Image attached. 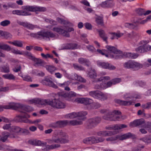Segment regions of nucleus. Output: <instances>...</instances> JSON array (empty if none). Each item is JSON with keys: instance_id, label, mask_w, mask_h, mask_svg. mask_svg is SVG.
Returning a JSON list of instances; mask_svg holds the SVG:
<instances>
[{"instance_id": "obj_44", "label": "nucleus", "mask_w": 151, "mask_h": 151, "mask_svg": "<svg viewBox=\"0 0 151 151\" xmlns=\"http://www.w3.org/2000/svg\"><path fill=\"white\" fill-rule=\"evenodd\" d=\"M0 69L1 72L5 73H8L10 71L9 67L8 65L0 67Z\"/></svg>"}, {"instance_id": "obj_58", "label": "nucleus", "mask_w": 151, "mask_h": 151, "mask_svg": "<svg viewBox=\"0 0 151 151\" xmlns=\"http://www.w3.org/2000/svg\"><path fill=\"white\" fill-rule=\"evenodd\" d=\"M74 76H76V78H75V79L81 82H86V80L84 78H83L81 76H78L77 74L74 75Z\"/></svg>"}, {"instance_id": "obj_28", "label": "nucleus", "mask_w": 151, "mask_h": 151, "mask_svg": "<svg viewBox=\"0 0 151 151\" xmlns=\"http://www.w3.org/2000/svg\"><path fill=\"white\" fill-rule=\"evenodd\" d=\"M12 13L14 14H17L19 15H31V14L25 11L14 10L12 12Z\"/></svg>"}, {"instance_id": "obj_30", "label": "nucleus", "mask_w": 151, "mask_h": 151, "mask_svg": "<svg viewBox=\"0 0 151 151\" xmlns=\"http://www.w3.org/2000/svg\"><path fill=\"white\" fill-rule=\"evenodd\" d=\"M20 25L30 30H33L36 27L35 25L28 22H21Z\"/></svg>"}, {"instance_id": "obj_57", "label": "nucleus", "mask_w": 151, "mask_h": 151, "mask_svg": "<svg viewBox=\"0 0 151 151\" xmlns=\"http://www.w3.org/2000/svg\"><path fill=\"white\" fill-rule=\"evenodd\" d=\"M73 66L74 68L77 70H84V68L81 66H79L76 64H73Z\"/></svg>"}, {"instance_id": "obj_60", "label": "nucleus", "mask_w": 151, "mask_h": 151, "mask_svg": "<svg viewBox=\"0 0 151 151\" xmlns=\"http://www.w3.org/2000/svg\"><path fill=\"white\" fill-rule=\"evenodd\" d=\"M110 79V78L109 76H106L104 77H101L99 78L98 80H97L99 82H101L104 80L106 81L109 80Z\"/></svg>"}, {"instance_id": "obj_19", "label": "nucleus", "mask_w": 151, "mask_h": 151, "mask_svg": "<svg viewBox=\"0 0 151 151\" xmlns=\"http://www.w3.org/2000/svg\"><path fill=\"white\" fill-rule=\"evenodd\" d=\"M100 112L101 113L105 114L103 116V119L106 120L112 121V120H111L109 119H105V117H112V116H113V111H110L109 110L107 109H101L100 110Z\"/></svg>"}, {"instance_id": "obj_3", "label": "nucleus", "mask_w": 151, "mask_h": 151, "mask_svg": "<svg viewBox=\"0 0 151 151\" xmlns=\"http://www.w3.org/2000/svg\"><path fill=\"white\" fill-rule=\"evenodd\" d=\"M16 104L15 103H14ZM16 104H18L16 103ZM20 105L21 107L18 108L17 109L20 112L24 113V115L23 116H17L14 119L15 121L17 122H23L25 123H30L29 120L27 119L30 117V116L28 114L26 113L25 112H29L30 111L29 109L30 107L29 106H26L18 104Z\"/></svg>"}, {"instance_id": "obj_36", "label": "nucleus", "mask_w": 151, "mask_h": 151, "mask_svg": "<svg viewBox=\"0 0 151 151\" xmlns=\"http://www.w3.org/2000/svg\"><path fill=\"white\" fill-rule=\"evenodd\" d=\"M45 68L46 70L51 74L53 73L57 69L56 67L53 65H46Z\"/></svg>"}, {"instance_id": "obj_37", "label": "nucleus", "mask_w": 151, "mask_h": 151, "mask_svg": "<svg viewBox=\"0 0 151 151\" xmlns=\"http://www.w3.org/2000/svg\"><path fill=\"white\" fill-rule=\"evenodd\" d=\"M127 127L126 125L124 124H116L113 125L114 130H119Z\"/></svg>"}, {"instance_id": "obj_9", "label": "nucleus", "mask_w": 151, "mask_h": 151, "mask_svg": "<svg viewBox=\"0 0 151 151\" xmlns=\"http://www.w3.org/2000/svg\"><path fill=\"white\" fill-rule=\"evenodd\" d=\"M106 48L111 53H113L111 55L112 58L116 59L122 58V52L120 50H118L115 47L111 45H107Z\"/></svg>"}, {"instance_id": "obj_39", "label": "nucleus", "mask_w": 151, "mask_h": 151, "mask_svg": "<svg viewBox=\"0 0 151 151\" xmlns=\"http://www.w3.org/2000/svg\"><path fill=\"white\" fill-rule=\"evenodd\" d=\"M2 77L5 78L10 80H15V77L12 74H7L4 75L2 76Z\"/></svg>"}, {"instance_id": "obj_13", "label": "nucleus", "mask_w": 151, "mask_h": 151, "mask_svg": "<svg viewBox=\"0 0 151 151\" xmlns=\"http://www.w3.org/2000/svg\"><path fill=\"white\" fill-rule=\"evenodd\" d=\"M87 76L88 78L92 80L93 83H98L99 81H97L99 78H96L97 77V73L94 69H91L88 72Z\"/></svg>"}, {"instance_id": "obj_34", "label": "nucleus", "mask_w": 151, "mask_h": 151, "mask_svg": "<svg viewBox=\"0 0 151 151\" xmlns=\"http://www.w3.org/2000/svg\"><path fill=\"white\" fill-rule=\"evenodd\" d=\"M109 33L112 35V37H111V40H114L115 38H116L117 39L118 38L122 36L123 35V34L120 32H110Z\"/></svg>"}, {"instance_id": "obj_20", "label": "nucleus", "mask_w": 151, "mask_h": 151, "mask_svg": "<svg viewBox=\"0 0 151 151\" xmlns=\"http://www.w3.org/2000/svg\"><path fill=\"white\" fill-rule=\"evenodd\" d=\"M99 64L100 66L105 69L114 70L116 68L115 66L108 63L100 62L99 63Z\"/></svg>"}, {"instance_id": "obj_62", "label": "nucleus", "mask_w": 151, "mask_h": 151, "mask_svg": "<svg viewBox=\"0 0 151 151\" xmlns=\"http://www.w3.org/2000/svg\"><path fill=\"white\" fill-rule=\"evenodd\" d=\"M144 11L145 10L143 9L139 8L137 9L136 12L139 15H144Z\"/></svg>"}, {"instance_id": "obj_35", "label": "nucleus", "mask_w": 151, "mask_h": 151, "mask_svg": "<svg viewBox=\"0 0 151 151\" xmlns=\"http://www.w3.org/2000/svg\"><path fill=\"white\" fill-rule=\"evenodd\" d=\"M61 145L59 144H54L51 145H47L46 146L47 150H53L60 147Z\"/></svg>"}, {"instance_id": "obj_56", "label": "nucleus", "mask_w": 151, "mask_h": 151, "mask_svg": "<svg viewBox=\"0 0 151 151\" xmlns=\"http://www.w3.org/2000/svg\"><path fill=\"white\" fill-rule=\"evenodd\" d=\"M113 85L116 84L120 83L121 81V79L120 78H116L111 80Z\"/></svg>"}, {"instance_id": "obj_32", "label": "nucleus", "mask_w": 151, "mask_h": 151, "mask_svg": "<svg viewBox=\"0 0 151 151\" xmlns=\"http://www.w3.org/2000/svg\"><path fill=\"white\" fill-rule=\"evenodd\" d=\"M0 37H2L6 39H10L12 38V35L9 32L0 30Z\"/></svg>"}, {"instance_id": "obj_8", "label": "nucleus", "mask_w": 151, "mask_h": 151, "mask_svg": "<svg viewBox=\"0 0 151 151\" xmlns=\"http://www.w3.org/2000/svg\"><path fill=\"white\" fill-rule=\"evenodd\" d=\"M124 68L127 69H132L134 70L142 68V65L139 63L132 60H129L125 63L123 64Z\"/></svg>"}, {"instance_id": "obj_45", "label": "nucleus", "mask_w": 151, "mask_h": 151, "mask_svg": "<svg viewBox=\"0 0 151 151\" xmlns=\"http://www.w3.org/2000/svg\"><path fill=\"white\" fill-rule=\"evenodd\" d=\"M78 115L77 112H72L67 114L66 117L70 119H74L78 117Z\"/></svg>"}, {"instance_id": "obj_29", "label": "nucleus", "mask_w": 151, "mask_h": 151, "mask_svg": "<svg viewBox=\"0 0 151 151\" xmlns=\"http://www.w3.org/2000/svg\"><path fill=\"white\" fill-rule=\"evenodd\" d=\"M100 37L105 41L106 43L107 44L108 42L107 41L108 37L105 32L104 30L101 29L98 31Z\"/></svg>"}, {"instance_id": "obj_53", "label": "nucleus", "mask_w": 151, "mask_h": 151, "mask_svg": "<svg viewBox=\"0 0 151 151\" xmlns=\"http://www.w3.org/2000/svg\"><path fill=\"white\" fill-rule=\"evenodd\" d=\"M14 45L17 47H21L23 46L22 42L20 41H14Z\"/></svg>"}, {"instance_id": "obj_22", "label": "nucleus", "mask_w": 151, "mask_h": 151, "mask_svg": "<svg viewBox=\"0 0 151 151\" xmlns=\"http://www.w3.org/2000/svg\"><path fill=\"white\" fill-rule=\"evenodd\" d=\"M145 123V121L142 119H137L133 122H131L129 124L130 126L134 127L141 125Z\"/></svg>"}, {"instance_id": "obj_42", "label": "nucleus", "mask_w": 151, "mask_h": 151, "mask_svg": "<svg viewBox=\"0 0 151 151\" xmlns=\"http://www.w3.org/2000/svg\"><path fill=\"white\" fill-rule=\"evenodd\" d=\"M35 6H27L24 7V10L27 11L35 12Z\"/></svg>"}, {"instance_id": "obj_14", "label": "nucleus", "mask_w": 151, "mask_h": 151, "mask_svg": "<svg viewBox=\"0 0 151 151\" xmlns=\"http://www.w3.org/2000/svg\"><path fill=\"white\" fill-rule=\"evenodd\" d=\"M41 83L44 85L52 87L55 88H58L57 85L54 83L51 80V78H45L44 79L41 81Z\"/></svg>"}, {"instance_id": "obj_2", "label": "nucleus", "mask_w": 151, "mask_h": 151, "mask_svg": "<svg viewBox=\"0 0 151 151\" xmlns=\"http://www.w3.org/2000/svg\"><path fill=\"white\" fill-rule=\"evenodd\" d=\"M47 142L50 144L55 143L65 144L69 142L68 135L62 131L55 132L51 139L46 140Z\"/></svg>"}, {"instance_id": "obj_24", "label": "nucleus", "mask_w": 151, "mask_h": 151, "mask_svg": "<svg viewBox=\"0 0 151 151\" xmlns=\"http://www.w3.org/2000/svg\"><path fill=\"white\" fill-rule=\"evenodd\" d=\"M114 4L109 1H106L102 2L100 4L101 6L104 8H110L113 7Z\"/></svg>"}, {"instance_id": "obj_59", "label": "nucleus", "mask_w": 151, "mask_h": 151, "mask_svg": "<svg viewBox=\"0 0 151 151\" xmlns=\"http://www.w3.org/2000/svg\"><path fill=\"white\" fill-rule=\"evenodd\" d=\"M104 86L105 87V89L111 87L112 85H113L111 81L108 82L107 83H103Z\"/></svg>"}, {"instance_id": "obj_47", "label": "nucleus", "mask_w": 151, "mask_h": 151, "mask_svg": "<svg viewBox=\"0 0 151 151\" xmlns=\"http://www.w3.org/2000/svg\"><path fill=\"white\" fill-rule=\"evenodd\" d=\"M19 76L22 78L24 81L29 82H32V81L31 77L30 76L28 75H24L23 76L19 75Z\"/></svg>"}, {"instance_id": "obj_15", "label": "nucleus", "mask_w": 151, "mask_h": 151, "mask_svg": "<svg viewBox=\"0 0 151 151\" xmlns=\"http://www.w3.org/2000/svg\"><path fill=\"white\" fill-rule=\"evenodd\" d=\"M21 107L20 105L18 104H15L14 103H11L8 105L4 106L0 105V111L3 110V109H16L18 108Z\"/></svg>"}, {"instance_id": "obj_16", "label": "nucleus", "mask_w": 151, "mask_h": 151, "mask_svg": "<svg viewBox=\"0 0 151 151\" xmlns=\"http://www.w3.org/2000/svg\"><path fill=\"white\" fill-rule=\"evenodd\" d=\"M2 136L1 137L0 140L1 141L4 142L7 139L8 137L10 138H15L17 137V135L15 134H10L7 132H3L1 133Z\"/></svg>"}, {"instance_id": "obj_7", "label": "nucleus", "mask_w": 151, "mask_h": 151, "mask_svg": "<svg viewBox=\"0 0 151 151\" xmlns=\"http://www.w3.org/2000/svg\"><path fill=\"white\" fill-rule=\"evenodd\" d=\"M47 105H49L52 107L57 109H62L65 107V104L60 101L59 99H55L50 101L49 99H47Z\"/></svg>"}, {"instance_id": "obj_10", "label": "nucleus", "mask_w": 151, "mask_h": 151, "mask_svg": "<svg viewBox=\"0 0 151 151\" xmlns=\"http://www.w3.org/2000/svg\"><path fill=\"white\" fill-rule=\"evenodd\" d=\"M53 31L56 32L60 35H62L64 36L69 37L70 35L68 32H70L74 31V29L72 27H69L67 29V31L59 27H54L52 29Z\"/></svg>"}, {"instance_id": "obj_63", "label": "nucleus", "mask_w": 151, "mask_h": 151, "mask_svg": "<svg viewBox=\"0 0 151 151\" xmlns=\"http://www.w3.org/2000/svg\"><path fill=\"white\" fill-rule=\"evenodd\" d=\"M105 87L103 85V83L101 84L100 85L96 84L94 88L96 89H101V88L104 89Z\"/></svg>"}, {"instance_id": "obj_18", "label": "nucleus", "mask_w": 151, "mask_h": 151, "mask_svg": "<svg viewBox=\"0 0 151 151\" xmlns=\"http://www.w3.org/2000/svg\"><path fill=\"white\" fill-rule=\"evenodd\" d=\"M48 101L47 99H35L31 100L32 103H34L36 105H47V102Z\"/></svg>"}, {"instance_id": "obj_31", "label": "nucleus", "mask_w": 151, "mask_h": 151, "mask_svg": "<svg viewBox=\"0 0 151 151\" xmlns=\"http://www.w3.org/2000/svg\"><path fill=\"white\" fill-rule=\"evenodd\" d=\"M21 128L18 127L13 126L10 129V134H16V133H18L21 132Z\"/></svg>"}, {"instance_id": "obj_51", "label": "nucleus", "mask_w": 151, "mask_h": 151, "mask_svg": "<svg viewBox=\"0 0 151 151\" xmlns=\"http://www.w3.org/2000/svg\"><path fill=\"white\" fill-rule=\"evenodd\" d=\"M77 45L76 44H70L65 47V49H74L76 48Z\"/></svg>"}, {"instance_id": "obj_43", "label": "nucleus", "mask_w": 151, "mask_h": 151, "mask_svg": "<svg viewBox=\"0 0 151 151\" xmlns=\"http://www.w3.org/2000/svg\"><path fill=\"white\" fill-rule=\"evenodd\" d=\"M23 55L26 56L29 59L32 60H33L35 58V57L30 52H26L23 53Z\"/></svg>"}, {"instance_id": "obj_38", "label": "nucleus", "mask_w": 151, "mask_h": 151, "mask_svg": "<svg viewBox=\"0 0 151 151\" xmlns=\"http://www.w3.org/2000/svg\"><path fill=\"white\" fill-rule=\"evenodd\" d=\"M68 124L73 126L78 125L82 124V122L81 121L73 120L68 121Z\"/></svg>"}, {"instance_id": "obj_61", "label": "nucleus", "mask_w": 151, "mask_h": 151, "mask_svg": "<svg viewBox=\"0 0 151 151\" xmlns=\"http://www.w3.org/2000/svg\"><path fill=\"white\" fill-rule=\"evenodd\" d=\"M78 117H83L86 116L87 114V113L86 111H82L78 112H77Z\"/></svg>"}, {"instance_id": "obj_26", "label": "nucleus", "mask_w": 151, "mask_h": 151, "mask_svg": "<svg viewBox=\"0 0 151 151\" xmlns=\"http://www.w3.org/2000/svg\"><path fill=\"white\" fill-rule=\"evenodd\" d=\"M115 102L121 105L129 106L131 105L133 103L132 101H123L119 99H115L114 100Z\"/></svg>"}, {"instance_id": "obj_27", "label": "nucleus", "mask_w": 151, "mask_h": 151, "mask_svg": "<svg viewBox=\"0 0 151 151\" xmlns=\"http://www.w3.org/2000/svg\"><path fill=\"white\" fill-rule=\"evenodd\" d=\"M29 143L31 145L35 146H44L46 145V142H42L40 140L34 139L29 141Z\"/></svg>"}, {"instance_id": "obj_6", "label": "nucleus", "mask_w": 151, "mask_h": 151, "mask_svg": "<svg viewBox=\"0 0 151 151\" xmlns=\"http://www.w3.org/2000/svg\"><path fill=\"white\" fill-rule=\"evenodd\" d=\"M149 42L148 40L140 41L139 44L141 45L135 48L136 51L138 53H143L150 51L151 50V46L147 45Z\"/></svg>"}, {"instance_id": "obj_12", "label": "nucleus", "mask_w": 151, "mask_h": 151, "mask_svg": "<svg viewBox=\"0 0 151 151\" xmlns=\"http://www.w3.org/2000/svg\"><path fill=\"white\" fill-rule=\"evenodd\" d=\"M91 96L96 99H99L101 100H104L107 99L106 96L99 91H93L89 93Z\"/></svg>"}, {"instance_id": "obj_46", "label": "nucleus", "mask_w": 151, "mask_h": 151, "mask_svg": "<svg viewBox=\"0 0 151 151\" xmlns=\"http://www.w3.org/2000/svg\"><path fill=\"white\" fill-rule=\"evenodd\" d=\"M101 106V105L98 102H93L91 105V109H96L100 108Z\"/></svg>"}, {"instance_id": "obj_50", "label": "nucleus", "mask_w": 151, "mask_h": 151, "mask_svg": "<svg viewBox=\"0 0 151 151\" xmlns=\"http://www.w3.org/2000/svg\"><path fill=\"white\" fill-rule=\"evenodd\" d=\"M46 11V9L45 7H37L35 6V12H44Z\"/></svg>"}, {"instance_id": "obj_5", "label": "nucleus", "mask_w": 151, "mask_h": 151, "mask_svg": "<svg viewBox=\"0 0 151 151\" xmlns=\"http://www.w3.org/2000/svg\"><path fill=\"white\" fill-rule=\"evenodd\" d=\"M130 138L135 139L136 136L135 134L129 132L121 135H118L115 136H112L107 138L106 140L107 141L112 142L117 139L122 140Z\"/></svg>"}, {"instance_id": "obj_21", "label": "nucleus", "mask_w": 151, "mask_h": 151, "mask_svg": "<svg viewBox=\"0 0 151 151\" xmlns=\"http://www.w3.org/2000/svg\"><path fill=\"white\" fill-rule=\"evenodd\" d=\"M116 133L115 131H102L99 132L97 135L99 136L104 137L110 136Z\"/></svg>"}, {"instance_id": "obj_41", "label": "nucleus", "mask_w": 151, "mask_h": 151, "mask_svg": "<svg viewBox=\"0 0 151 151\" xmlns=\"http://www.w3.org/2000/svg\"><path fill=\"white\" fill-rule=\"evenodd\" d=\"M0 48L4 50H11V47L8 45L0 43Z\"/></svg>"}, {"instance_id": "obj_23", "label": "nucleus", "mask_w": 151, "mask_h": 151, "mask_svg": "<svg viewBox=\"0 0 151 151\" xmlns=\"http://www.w3.org/2000/svg\"><path fill=\"white\" fill-rule=\"evenodd\" d=\"M68 124V121H59L52 124V127L54 128L60 127Z\"/></svg>"}, {"instance_id": "obj_40", "label": "nucleus", "mask_w": 151, "mask_h": 151, "mask_svg": "<svg viewBox=\"0 0 151 151\" xmlns=\"http://www.w3.org/2000/svg\"><path fill=\"white\" fill-rule=\"evenodd\" d=\"M32 61L35 63L36 65H42L44 63V61L42 59L36 58L35 57Z\"/></svg>"}, {"instance_id": "obj_48", "label": "nucleus", "mask_w": 151, "mask_h": 151, "mask_svg": "<svg viewBox=\"0 0 151 151\" xmlns=\"http://www.w3.org/2000/svg\"><path fill=\"white\" fill-rule=\"evenodd\" d=\"M96 21L98 24L101 26L104 25L103 20L102 18L101 17H98L96 18Z\"/></svg>"}, {"instance_id": "obj_33", "label": "nucleus", "mask_w": 151, "mask_h": 151, "mask_svg": "<svg viewBox=\"0 0 151 151\" xmlns=\"http://www.w3.org/2000/svg\"><path fill=\"white\" fill-rule=\"evenodd\" d=\"M78 62L81 64H85L88 66H90L91 63L89 61L85 58H80L78 59Z\"/></svg>"}, {"instance_id": "obj_11", "label": "nucleus", "mask_w": 151, "mask_h": 151, "mask_svg": "<svg viewBox=\"0 0 151 151\" xmlns=\"http://www.w3.org/2000/svg\"><path fill=\"white\" fill-rule=\"evenodd\" d=\"M100 117H97L91 118L88 121L87 127L88 129H92L96 126L101 121Z\"/></svg>"}, {"instance_id": "obj_1", "label": "nucleus", "mask_w": 151, "mask_h": 151, "mask_svg": "<svg viewBox=\"0 0 151 151\" xmlns=\"http://www.w3.org/2000/svg\"><path fill=\"white\" fill-rule=\"evenodd\" d=\"M58 94L59 96L65 98L68 101L83 104L85 105L91 104L93 102L92 99L88 98H77L74 99V98L76 96V93L73 91H70L69 93L61 92H59Z\"/></svg>"}, {"instance_id": "obj_25", "label": "nucleus", "mask_w": 151, "mask_h": 151, "mask_svg": "<svg viewBox=\"0 0 151 151\" xmlns=\"http://www.w3.org/2000/svg\"><path fill=\"white\" fill-rule=\"evenodd\" d=\"M138 56V54L137 53H132L129 52H124L122 54V58L123 57L131 59H135Z\"/></svg>"}, {"instance_id": "obj_52", "label": "nucleus", "mask_w": 151, "mask_h": 151, "mask_svg": "<svg viewBox=\"0 0 151 151\" xmlns=\"http://www.w3.org/2000/svg\"><path fill=\"white\" fill-rule=\"evenodd\" d=\"M10 23L11 22L9 20H6L1 22L0 24L1 26H2L3 27H5L10 24Z\"/></svg>"}, {"instance_id": "obj_49", "label": "nucleus", "mask_w": 151, "mask_h": 151, "mask_svg": "<svg viewBox=\"0 0 151 151\" xmlns=\"http://www.w3.org/2000/svg\"><path fill=\"white\" fill-rule=\"evenodd\" d=\"M45 21L47 23H50L52 26H54L57 24V22L51 19H45Z\"/></svg>"}, {"instance_id": "obj_64", "label": "nucleus", "mask_w": 151, "mask_h": 151, "mask_svg": "<svg viewBox=\"0 0 151 151\" xmlns=\"http://www.w3.org/2000/svg\"><path fill=\"white\" fill-rule=\"evenodd\" d=\"M9 88L8 86L1 87H0V92H6L9 91Z\"/></svg>"}, {"instance_id": "obj_17", "label": "nucleus", "mask_w": 151, "mask_h": 151, "mask_svg": "<svg viewBox=\"0 0 151 151\" xmlns=\"http://www.w3.org/2000/svg\"><path fill=\"white\" fill-rule=\"evenodd\" d=\"M113 116L112 117H105V119H109L112 121H119L121 118L120 116L118 115L119 114H121V112L118 110H114L113 111Z\"/></svg>"}, {"instance_id": "obj_55", "label": "nucleus", "mask_w": 151, "mask_h": 151, "mask_svg": "<svg viewBox=\"0 0 151 151\" xmlns=\"http://www.w3.org/2000/svg\"><path fill=\"white\" fill-rule=\"evenodd\" d=\"M21 66L19 65H18L13 69V70L14 72L17 73L21 71Z\"/></svg>"}, {"instance_id": "obj_4", "label": "nucleus", "mask_w": 151, "mask_h": 151, "mask_svg": "<svg viewBox=\"0 0 151 151\" xmlns=\"http://www.w3.org/2000/svg\"><path fill=\"white\" fill-rule=\"evenodd\" d=\"M29 35L31 37L39 38L42 37L43 39H47V38H55L56 35L52 32L47 31L45 32H39L37 33H30Z\"/></svg>"}, {"instance_id": "obj_54", "label": "nucleus", "mask_w": 151, "mask_h": 151, "mask_svg": "<svg viewBox=\"0 0 151 151\" xmlns=\"http://www.w3.org/2000/svg\"><path fill=\"white\" fill-rule=\"evenodd\" d=\"M142 106L145 109H151V102H148L145 104H142Z\"/></svg>"}]
</instances>
